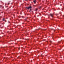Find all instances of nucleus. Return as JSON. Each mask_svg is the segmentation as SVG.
Listing matches in <instances>:
<instances>
[{
    "mask_svg": "<svg viewBox=\"0 0 64 64\" xmlns=\"http://www.w3.org/2000/svg\"><path fill=\"white\" fill-rule=\"evenodd\" d=\"M50 43H52V42L51 40H50Z\"/></svg>",
    "mask_w": 64,
    "mask_h": 64,
    "instance_id": "7",
    "label": "nucleus"
},
{
    "mask_svg": "<svg viewBox=\"0 0 64 64\" xmlns=\"http://www.w3.org/2000/svg\"><path fill=\"white\" fill-rule=\"evenodd\" d=\"M59 43H61V42H58Z\"/></svg>",
    "mask_w": 64,
    "mask_h": 64,
    "instance_id": "11",
    "label": "nucleus"
},
{
    "mask_svg": "<svg viewBox=\"0 0 64 64\" xmlns=\"http://www.w3.org/2000/svg\"><path fill=\"white\" fill-rule=\"evenodd\" d=\"M28 7H27L26 8V9H28Z\"/></svg>",
    "mask_w": 64,
    "mask_h": 64,
    "instance_id": "10",
    "label": "nucleus"
},
{
    "mask_svg": "<svg viewBox=\"0 0 64 64\" xmlns=\"http://www.w3.org/2000/svg\"><path fill=\"white\" fill-rule=\"evenodd\" d=\"M36 10V11H37V10H38V9H37V8H36L35 9Z\"/></svg>",
    "mask_w": 64,
    "mask_h": 64,
    "instance_id": "6",
    "label": "nucleus"
},
{
    "mask_svg": "<svg viewBox=\"0 0 64 64\" xmlns=\"http://www.w3.org/2000/svg\"><path fill=\"white\" fill-rule=\"evenodd\" d=\"M8 5H9V3H8Z\"/></svg>",
    "mask_w": 64,
    "mask_h": 64,
    "instance_id": "13",
    "label": "nucleus"
},
{
    "mask_svg": "<svg viewBox=\"0 0 64 64\" xmlns=\"http://www.w3.org/2000/svg\"><path fill=\"white\" fill-rule=\"evenodd\" d=\"M41 56H43V55L42 54H41Z\"/></svg>",
    "mask_w": 64,
    "mask_h": 64,
    "instance_id": "12",
    "label": "nucleus"
},
{
    "mask_svg": "<svg viewBox=\"0 0 64 64\" xmlns=\"http://www.w3.org/2000/svg\"><path fill=\"white\" fill-rule=\"evenodd\" d=\"M8 23H10V22H8Z\"/></svg>",
    "mask_w": 64,
    "mask_h": 64,
    "instance_id": "16",
    "label": "nucleus"
},
{
    "mask_svg": "<svg viewBox=\"0 0 64 64\" xmlns=\"http://www.w3.org/2000/svg\"><path fill=\"white\" fill-rule=\"evenodd\" d=\"M3 21H5H5H6V20H5V18H3Z\"/></svg>",
    "mask_w": 64,
    "mask_h": 64,
    "instance_id": "3",
    "label": "nucleus"
},
{
    "mask_svg": "<svg viewBox=\"0 0 64 64\" xmlns=\"http://www.w3.org/2000/svg\"><path fill=\"white\" fill-rule=\"evenodd\" d=\"M50 29H51V30H53V28H50Z\"/></svg>",
    "mask_w": 64,
    "mask_h": 64,
    "instance_id": "9",
    "label": "nucleus"
},
{
    "mask_svg": "<svg viewBox=\"0 0 64 64\" xmlns=\"http://www.w3.org/2000/svg\"><path fill=\"white\" fill-rule=\"evenodd\" d=\"M50 15L51 17H52V18H53V16L54 15V14H50Z\"/></svg>",
    "mask_w": 64,
    "mask_h": 64,
    "instance_id": "2",
    "label": "nucleus"
},
{
    "mask_svg": "<svg viewBox=\"0 0 64 64\" xmlns=\"http://www.w3.org/2000/svg\"><path fill=\"white\" fill-rule=\"evenodd\" d=\"M31 8H32V6H30L29 7H28V10H29V9H30V11H31V10H32Z\"/></svg>",
    "mask_w": 64,
    "mask_h": 64,
    "instance_id": "1",
    "label": "nucleus"
},
{
    "mask_svg": "<svg viewBox=\"0 0 64 64\" xmlns=\"http://www.w3.org/2000/svg\"><path fill=\"white\" fill-rule=\"evenodd\" d=\"M27 18H26L25 19V20L26 21V20H27Z\"/></svg>",
    "mask_w": 64,
    "mask_h": 64,
    "instance_id": "8",
    "label": "nucleus"
},
{
    "mask_svg": "<svg viewBox=\"0 0 64 64\" xmlns=\"http://www.w3.org/2000/svg\"><path fill=\"white\" fill-rule=\"evenodd\" d=\"M6 7H7V6H6Z\"/></svg>",
    "mask_w": 64,
    "mask_h": 64,
    "instance_id": "17",
    "label": "nucleus"
},
{
    "mask_svg": "<svg viewBox=\"0 0 64 64\" xmlns=\"http://www.w3.org/2000/svg\"><path fill=\"white\" fill-rule=\"evenodd\" d=\"M34 3H36V0H34Z\"/></svg>",
    "mask_w": 64,
    "mask_h": 64,
    "instance_id": "5",
    "label": "nucleus"
},
{
    "mask_svg": "<svg viewBox=\"0 0 64 64\" xmlns=\"http://www.w3.org/2000/svg\"><path fill=\"white\" fill-rule=\"evenodd\" d=\"M55 30H54V32H55Z\"/></svg>",
    "mask_w": 64,
    "mask_h": 64,
    "instance_id": "14",
    "label": "nucleus"
},
{
    "mask_svg": "<svg viewBox=\"0 0 64 64\" xmlns=\"http://www.w3.org/2000/svg\"><path fill=\"white\" fill-rule=\"evenodd\" d=\"M18 49L19 50V49H20V48H18Z\"/></svg>",
    "mask_w": 64,
    "mask_h": 64,
    "instance_id": "15",
    "label": "nucleus"
},
{
    "mask_svg": "<svg viewBox=\"0 0 64 64\" xmlns=\"http://www.w3.org/2000/svg\"><path fill=\"white\" fill-rule=\"evenodd\" d=\"M47 29H42V30H44V31H45Z\"/></svg>",
    "mask_w": 64,
    "mask_h": 64,
    "instance_id": "4",
    "label": "nucleus"
}]
</instances>
